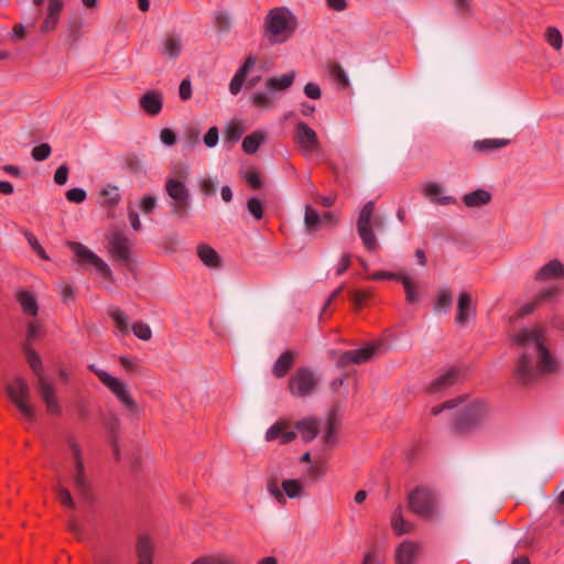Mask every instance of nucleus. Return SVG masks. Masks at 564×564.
<instances>
[{"instance_id":"obj_1","label":"nucleus","mask_w":564,"mask_h":564,"mask_svg":"<svg viewBox=\"0 0 564 564\" xmlns=\"http://www.w3.org/2000/svg\"><path fill=\"white\" fill-rule=\"evenodd\" d=\"M512 341L520 348L516 376L523 384L535 381L542 375L560 370V362L550 354L545 344V329L540 325L522 328Z\"/></svg>"},{"instance_id":"obj_2","label":"nucleus","mask_w":564,"mask_h":564,"mask_svg":"<svg viewBox=\"0 0 564 564\" xmlns=\"http://www.w3.org/2000/svg\"><path fill=\"white\" fill-rule=\"evenodd\" d=\"M189 167L181 165L171 170L165 181L164 189L169 197V207L172 216L177 219L185 218L192 206L191 192L186 186Z\"/></svg>"},{"instance_id":"obj_3","label":"nucleus","mask_w":564,"mask_h":564,"mask_svg":"<svg viewBox=\"0 0 564 564\" xmlns=\"http://www.w3.org/2000/svg\"><path fill=\"white\" fill-rule=\"evenodd\" d=\"M296 29V18L292 12L284 8L278 7L271 9L265 18V31L270 43H283L292 36Z\"/></svg>"},{"instance_id":"obj_4","label":"nucleus","mask_w":564,"mask_h":564,"mask_svg":"<svg viewBox=\"0 0 564 564\" xmlns=\"http://www.w3.org/2000/svg\"><path fill=\"white\" fill-rule=\"evenodd\" d=\"M26 359L36 376V391L45 404L47 413L52 415H59L62 409L57 401L56 389L43 375L40 356L35 351L28 349Z\"/></svg>"},{"instance_id":"obj_5","label":"nucleus","mask_w":564,"mask_h":564,"mask_svg":"<svg viewBox=\"0 0 564 564\" xmlns=\"http://www.w3.org/2000/svg\"><path fill=\"white\" fill-rule=\"evenodd\" d=\"M383 226V218L375 215V204L372 202L366 203L357 219V231L367 250L375 251L379 247L375 229L380 230Z\"/></svg>"},{"instance_id":"obj_6","label":"nucleus","mask_w":564,"mask_h":564,"mask_svg":"<svg viewBox=\"0 0 564 564\" xmlns=\"http://www.w3.org/2000/svg\"><path fill=\"white\" fill-rule=\"evenodd\" d=\"M321 380L317 372L305 367L299 368L289 381V391L295 398H308L318 390Z\"/></svg>"},{"instance_id":"obj_7","label":"nucleus","mask_w":564,"mask_h":564,"mask_svg":"<svg viewBox=\"0 0 564 564\" xmlns=\"http://www.w3.org/2000/svg\"><path fill=\"white\" fill-rule=\"evenodd\" d=\"M6 392L26 420L34 419V406L30 403V386L22 377H17L11 383L7 384Z\"/></svg>"},{"instance_id":"obj_8","label":"nucleus","mask_w":564,"mask_h":564,"mask_svg":"<svg viewBox=\"0 0 564 564\" xmlns=\"http://www.w3.org/2000/svg\"><path fill=\"white\" fill-rule=\"evenodd\" d=\"M489 406L482 401H474L465 406L457 419L459 429H475L482 425L489 417Z\"/></svg>"},{"instance_id":"obj_9","label":"nucleus","mask_w":564,"mask_h":564,"mask_svg":"<svg viewBox=\"0 0 564 564\" xmlns=\"http://www.w3.org/2000/svg\"><path fill=\"white\" fill-rule=\"evenodd\" d=\"M410 509L424 519H432L436 516V499L426 489H416L409 496Z\"/></svg>"},{"instance_id":"obj_10","label":"nucleus","mask_w":564,"mask_h":564,"mask_svg":"<svg viewBox=\"0 0 564 564\" xmlns=\"http://www.w3.org/2000/svg\"><path fill=\"white\" fill-rule=\"evenodd\" d=\"M69 248L83 261L91 264L106 280H112L109 265L95 252L80 242H68Z\"/></svg>"},{"instance_id":"obj_11","label":"nucleus","mask_w":564,"mask_h":564,"mask_svg":"<svg viewBox=\"0 0 564 564\" xmlns=\"http://www.w3.org/2000/svg\"><path fill=\"white\" fill-rule=\"evenodd\" d=\"M70 479L79 498L86 503H93L95 501V496L93 494L91 485L85 473L83 460H75L74 470L70 473Z\"/></svg>"},{"instance_id":"obj_12","label":"nucleus","mask_w":564,"mask_h":564,"mask_svg":"<svg viewBox=\"0 0 564 564\" xmlns=\"http://www.w3.org/2000/svg\"><path fill=\"white\" fill-rule=\"evenodd\" d=\"M294 140L304 155H310L319 149L317 133L305 122L296 123Z\"/></svg>"},{"instance_id":"obj_13","label":"nucleus","mask_w":564,"mask_h":564,"mask_svg":"<svg viewBox=\"0 0 564 564\" xmlns=\"http://www.w3.org/2000/svg\"><path fill=\"white\" fill-rule=\"evenodd\" d=\"M422 195L434 205L447 206L456 204V198L446 194L445 187L436 182L426 181L421 184Z\"/></svg>"},{"instance_id":"obj_14","label":"nucleus","mask_w":564,"mask_h":564,"mask_svg":"<svg viewBox=\"0 0 564 564\" xmlns=\"http://www.w3.org/2000/svg\"><path fill=\"white\" fill-rule=\"evenodd\" d=\"M381 347L379 343L371 344L367 347L345 351L338 359L337 365L339 367H347L349 365H359L368 361L376 351Z\"/></svg>"},{"instance_id":"obj_15","label":"nucleus","mask_w":564,"mask_h":564,"mask_svg":"<svg viewBox=\"0 0 564 564\" xmlns=\"http://www.w3.org/2000/svg\"><path fill=\"white\" fill-rule=\"evenodd\" d=\"M129 410L133 411L137 408V403L130 397L129 390L124 382L113 376H104L102 382Z\"/></svg>"},{"instance_id":"obj_16","label":"nucleus","mask_w":564,"mask_h":564,"mask_svg":"<svg viewBox=\"0 0 564 564\" xmlns=\"http://www.w3.org/2000/svg\"><path fill=\"white\" fill-rule=\"evenodd\" d=\"M109 245L112 257L124 264H129L130 250L128 239L121 234L115 232L110 237Z\"/></svg>"},{"instance_id":"obj_17","label":"nucleus","mask_w":564,"mask_h":564,"mask_svg":"<svg viewBox=\"0 0 564 564\" xmlns=\"http://www.w3.org/2000/svg\"><path fill=\"white\" fill-rule=\"evenodd\" d=\"M476 312L471 297L467 292H462L458 296L455 322L458 326L464 327L469 317Z\"/></svg>"},{"instance_id":"obj_18","label":"nucleus","mask_w":564,"mask_h":564,"mask_svg":"<svg viewBox=\"0 0 564 564\" xmlns=\"http://www.w3.org/2000/svg\"><path fill=\"white\" fill-rule=\"evenodd\" d=\"M182 48L183 41L181 35L170 33L161 40L159 52L167 58L175 59L180 56Z\"/></svg>"},{"instance_id":"obj_19","label":"nucleus","mask_w":564,"mask_h":564,"mask_svg":"<svg viewBox=\"0 0 564 564\" xmlns=\"http://www.w3.org/2000/svg\"><path fill=\"white\" fill-rule=\"evenodd\" d=\"M419 551V544L412 541L402 542L395 551V564H414L417 560Z\"/></svg>"},{"instance_id":"obj_20","label":"nucleus","mask_w":564,"mask_h":564,"mask_svg":"<svg viewBox=\"0 0 564 564\" xmlns=\"http://www.w3.org/2000/svg\"><path fill=\"white\" fill-rule=\"evenodd\" d=\"M63 7V0H48L46 17L41 26L42 32L48 33L56 28Z\"/></svg>"},{"instance_id":"obj_21","label":"nucleus","mask_w":564,"mask_h":564,"mask_svg":"<svg viewBox=\"0 0 564 564\" xmlns=\"http://www.w3.org/2000/svg\"><path fill=\"white\" fill-rule=\"evenodd\" d=\"M257 58L254 56H248L245 64L238 69L229 84V90L232 95H237L246 80L247 75L254 67Z\"/></svg>"},{"instance_id":"obj_22","label":"nucleus","mask_w":564,"mask_h":564,"mask_svg":"<svg viewBox=\"0 0 564 564\" xmlns=\"http://www.w3.org/2000/svg\"><path fill=\"white\" fill-rule=\"evenodd\" d=\"M141 108L150 116H156L163 107L162 95L151 90L145 93L139 100Z\"/></svg>"},{"instance_id":"obj_23","label":"nucleus","mask_w":564,"mask_h":564,"mask_svg":"<svg viewBox=\"0 0 564 564\" xmlns=\"http://www.w3.org/2000/svg\"><path fill=\"white\" fill-rule=\"evenodd\" d=\"M295 437L296 433L288 430L285 422H276L265 433L267 441L270 442L280 438L281 444L291 443Z\"/></svg>"},{"instance_id":"obj_24","label":"nucleus","mask_w":564,"mask_h":564,"mask_svg":"<svg viewBox=\"0 0 564 564\" xmlns=\"http://www.w3.org/2000/svg\"><path fill=\"white\" fill-rule=\"evenodd\" d=\"M459 372L457 369H449L445 373L437 377L434 381L431 382L429 387V391L432 393H437L444 391L458 381Z\"/></svg>"},{"instance_id":"obj_25","label":"nucleus","mask_w":564,"mask_h":564,"mask_svg":"<svg viewBox=\"0 0 564 564\" xmlns=\"http://www.w3.org/2000/svg\"><path fill=\"white\" fill-rule=\"evenodd\" d=\"M564 278V264L560 260H551L544 264L535 274L539 281Z\"/></svg>"},{"instance_id":"obj_26","label":"nucleus","mask_w":564,"mask_h":564,"mask_svg":"<svg viewBox=\"0 0 564 564\" xmlns=\"http://www.w3.org/2000/svg\"><path fill=\"white\" fill-rule=\"evenodd\" d=\"M154 543L147 535H141L137 543L138 564H152Z\"/></svg>"},{"instance_id":"obj_27","label":"nucleus","mask_w":564,"mask_h":564,"mask_svg":"<svg viewBox=\"0 0 564 564\" xmlns=\"http://www.w3.org/2000/svg\"><path fill=\"white\" fill-rule=\"evenodd\" d=\"M295 72H290L281 76L270 77L265 80L264 87L269 91H284L293 84Z\"/></svg>"},{"instance_id":"obj_28","label":"nucleus","mask_w":564,"mask_h":564,"mask_svg":"<svg viewBox=\"0 0 564 564\" xmlns=\"http://www.w3.org/2000/svg\"><path fill=\"white\" fill-rule=\"evenodd\" d=\"M491 194L482 188L473 191L463 196L464 204L469 208L481 207L489 204Z\"/></svg>"},{"instance_id":"obj_29","label":"nucleus","mask_w":564,"mask_h":564,"mask_svg":"<svg viewBox=\"0 0 564 564\" xmlns=\"http://www.w3.org/2000/svg\"><path fill=\"white\" fill-rule=\"evenodd\" d=\"M304 442L313 441L318 434V422L315 419H304L295 424Z\"/></svg>"},{"instance_id":"obj_30","label":"nucleus","mask_w":564,"mask_h":564,"mask_svg":"<svg viewBox=\"0 0 564 564\" xmlns=\"http://www.w3.org/2000/svg\"><path fill=\"white\" fill-rule=\"evenodd\" d=\"M197 256L203 261V263L210 269H217L220 267V257L215 249L207 245L198 246Z\"/></svg>"},{"instance_id":"obj_31","label":"nucleus","mask_w":564,"mask_h":564,"mask_svg":"<svg viewBox=\"0 0 564 564\" xmlns=\"http://www.w3.org/2000/svg\"><path fill=\"white\" fill-rule=\"evenodd\" d=\"M295 355L292 351H285L283 352L274 362L272 372L275 377L282 378L284 377L288 371L290 370L293 361H294Z\"/></svg>"},{"instance_id":"obj_32","label":"nucleus","mask_w":564,"mask_h":564,"mask_svg":"<svg viewBox=\"0 0 564 564\" xmlns=\"http://www.w3.org/2000/svg\"><path fill=\"white\" fill-rule=\"evenodd\" d=\"M508 139H484L474 143V150L477 152H492L502 149L509 144Z\"/></svg>"},{"instance_id":"obj_33","label":"nucleus","mask_w":564,"mask_h":564,"mask_svg":"<svg viewBox=\"0 0 564 564\" xmlns=\"http://www.w3.org/2000/svg\"><path fill=\"white\" fill-rule=\"evenodd\" d=\"M267 133L263 131H256L247 135L242 141V149L247 154L257 152L261 143L265 140Z\"/></svg>"},{"instance_id":"obj_34","label":"nucleus","mask_w":564,"mask_h":564,"mask_svg":"<svg viewBox=\"0 0 564 564\" xmlns=\"http://www.w3.org/2000/svg\"><path fill=\"white\" fill-rule=\"evenodd\" d=\"M275 91H269L267 88L264 91H258L252 95V104L259 109H270L274 105Z\"/></svg>"},{"instance_id":"obj_35","label":"nucleus","mask_w":564,"mask_h":564,"mask_svg":"<svg viewBox=\"0 0 564 564\" xmlns=\"http://www.w3.org/2000/svg\"><path fill=\"white\" fill-rule=\"evenodd\" d=\"M339 426V419L337 416L336 411H332L326 421V431L323 437L325 444H333L335 442V434Z\"/></svg>"},{"instance_id":"obj_36","label":"nucleus","mask_w":564,"mask_h":564,"mask_svg":"<svg viewBox=\"0 0 564 564\" xmlns=\"http://www.w3.org/2000/svg\"><path fill=\"white\" fill-rule=\"evenodd\" d=\"M452 305V293L447 288L440 290L436 302L434 304V311L437 314L447 313Z\"/></svg>"},{"instance_id":"obj_37","label":"nucleus","mask_w":564,"mask_h":564,"mask_svg":"<svg viewBox=\"0 0 564 564\" xmlns=\"http://www.w3.org/2000/svg\"><path fill=\"white\" fill-rule=\"evenodd\" d=\"M323 223V218L311 205L305 207L304 224L308 231H314Z\"/></svg>"},{"instance_id":"obj_38","label":"nucleus","mask_w":564,"mask_h":564,"mask_svg":"<svg viewBox=\"0 0 564 564\" xmlns=\"http://www.w3.org/2000/svg\"><path fill=\"white\" fill-rule=\"evenodd\" d=\"M18 300L26 314L36 315L37 304L34 296L31 293L26 291H21L18 295Z\"/></svg>"},{"instance_id":"obj_39","label":"nucleus","mask_w":564,"mask_h":564,"mask_svg":"<svg viewBox=\"0 0 564 564\" xmlns=\"http://www.w3.org/2000/svg\"><path fill=\"white\" fill-rule=\"evenodd\" d=\"M399 281L404 286L406 301L411 304L419 302V292L412 280L408 275L401 274Z\"/></svg>"},{"instance_id":"obj_40","label":"nucleus","mask_w":564,"mask_h":564,"mask_svg":"<svg viewBox=\"0 0 564 564\" xmlns=\"http://www.w3.org/2000/svg\"><path fill=\"white\" fill-rule=\"evenodd\" d=\"M84 25H85V20L83 17H80L78 14H74V15L69 17L68 22H67L68 36L73 41H76L78 39L79 32Z\"/></svg>"},{"instance_id":"obj_41","label":"nucleus","mask_w":564,"mask_h":564,"mask_svg":"<svg viewBox=\"0 0 564 564\" xmlns=\"http://www.w3.org/2000/svg\"><path fill=\"white\" fill-rule=\"evenodd\" d=\"M192 564H235V561L228 555L217 554L200 556Z\"/></svg>"},{"instance_id":"obj_42","label":"nucleus","mask_w":564,"mask_h":564,"mask_svg":"<svg viewBox=\"0 0 564 564\" xmlns=\"http://www.w3.org/2000/svg\"><path fill=\"white\" fill-rule=\"evenodd\" d=\"M282 489L289 498L301 496L302 484L296 479H285L282 481Z\"/></svg>"},{"instance_id":"obj_43","label":"nucleus","mask_w":564,"mask_h":564,"mask_svg":"<svg viewBox=\"0 0 564 564\" xmlns=\"http://www.w3.org/2000/svg\"><path fill=\"white\" fill-rule=\"evenodd\" d=\"M100 195L104 198V200H102L104 205L113 206V205H117L120 200L119 189L116 186H108V187L104 188L100 192Z\"/></svg>"},{"instance_id":"obj_44","label":"nucleus","mask_w":564,"mask_h":564,"mask_svg":"<svg viewBox=\"0 0 564 564\" xmlns=\"http://www.w3.org/2000/svg\"><path fill=\"white\" fill-rule=\"evenodd\" d=\"M61 503L67 508L75 509L76 505L70 491L61 485L54 488Z\"/></svg>"},{"instance_id":"obj_45","label":"nucleus","mask_w":564,"mask_h":564,"mask_svg":"<svg viewBox=\"0 0 564 564\" xmlns=\"http://www.w3.org/2000/svg\"><path fill=\"white\" fill-rule=\"evenodd\" d=\"M110 317L115 321L120 332L128 330V316L118 307H112L109 311Z\"/></svg>"},{"instance_id":"obj_46","label":"nucleus","mask_w":564,"mask_h":564,"mask_svg":"<svg viewBox=\"0 0 564 564\" xmlns=\"http://www.w3.org/2000/svg\"><path fill=\"white\" fill-rule=\"evenodd\" d=\"M391 524H392V528L393 530L397 532V534H403V533H408L412 530V524L406 522L402 514L399 512V513H395L392 518V521H391Z\"/></svg>"},{"instance_id":"obj_47","label":"nucleus","mask_w":564,"mask_h":564,"mask_svg":"<svg viewBox=\"0 0 564 564\" xmlns=\"http://www.w3.org/2000/svg\"><path fill=\"white\" fill-rule=\"evenodd\" d=\"M546 40L553 48L560 50L562 47V35L556 28H554V26L547 28Z\"/></svg>"},{"instance_id":"obj_48","label":"nucleus","mask_w":564,"mask_h":564,"mask_svg":"<svg viewBox=\"0 0 564 564\" xmlns=\"http://www.w3.org/2000/svg\"><path fill=\"white\" fill-rule=\"evenodd\" d=\"M132 332L138 338L142 340H149L152 336L150 326L142 322L133 324Z\"/></svg>"},{"instance_id":"obj_49","label":"nucleus","mask_w":564,"mask_h":564,"mask_svg":"<svg viewBox=\"0 0 564 564\" xmlns=\"http://www.w3.org/2000/svg\"><path fill=\"white\" fill-rule=\"evenodd\" d=\"M25 238L30 245V247L33 249L34 252L37 253V256L43 260H50V257L46 254L45 250L42 248L35 236L31 232H25Z\"/></svg>"},{"instance_id":"obj_50","label":"nucleus","mask_w":564,"mask_h":564,"mask_svg":"<svg viewBox=\"0 0 564 564\" xmlns=\"http://www.w3.org/2000/svg\"><path fill=\"white\" fill-rule=\"evenodd\" d=\"M51 155V147L47 143H42L32 150V158L35 161H44Z\"/></svg>"},{"instance_id":"obj_51","label":"nucleus","mask_w":564,"mask_h":564,"mask_svg":"<svg viewBox=\"0 0 564 564\" xmlns=\"http://www.w3.org/2000/svg\"><path fill=\"white\" fill-rule=\"evenodd\" d=\"M330 74L343 86L349 85L348 76L339 64L332 65Z\"/></svg>"},{"instance_id":"obj_52","label":"nucleus","mask_w":564,"mask_h":564,"mask_svg":"<svg viewBox=\"0 0 564 564\" xmlns=\"http://www.w3.org/2000/svg\"><path fill=\"white\" fill-rule=\"evenodd\" d=\"M242 133H243V130H242L241 126L237 122H232L228 126V128L226 130V138L235 143L240 139Z\"/></svg>"},{"instance_id":"obj_53","label":"nucleus","mask_w":564,"mask_h":564,"mask_svg":"<svg viewBox=\"0 0 564 564\" xmlns=\"http://www.w3.org/2000/svg\"><path fill=\"white\" fill-rule=\"evenodd\" d=\"M247 207H248L249 213L251 215H253L254 218H257V219L262 218V216H263L262 204L258 198H256V197L250 198L248 200Z\"/></svg>"},{"instance_id":"obj_54","label":"nucleus","mask_w":564,"mask_h":564,"mask_svg":"<svg viewBox=\"0 0 564 564\" xmlns=\"http://www.w3.org/2000/svg\"><path fill=\"white\" fill-rule=\"evenodd\" d=\"M267 487L269 492L276 499L278 502L285 503V497L280 490L276 479H270Z\"/></svg>"},{"instance_id":"obj_55","label":"nucleus","mask_w":564,"mask_h":564,"mask_svg":"<svg viewBox=\"0 0 564 564\" xmlns=\"http://www.w3.org/2000/svg\"><path fill=\"white\" fill-rule=\"evenodd\" d=\"M66 198L76 204H80L86 199V192L83 188H72L66 192Z\"/></svg>"},{"instance_id":"obj_56","label":"nucleus","mask_w":564,"mask_h":564,"mask_svg":"<svg viewBox=\"0 0 564 564\" xmlns=\"http://www.w3.org/2000/svg\"><path fill=\"white\" fill-rule=\"evenodd\" d=\"M230 17L225 12H218L216 14V25L218 30L223 33L228 32L230 28Z\"/></svg>"},{"instance_id":"obj_57","label":"nucleus","mask_w":564,"mask_h":564,"mask_svg":"<svg viewBox=\"0 0 564 564\" xmlns=\"http://www.w3.org/2000/svg\"><path fill=\"white\" fill-rule=\"evenodd\" d=\"M219 139V131L217 127H212L207 133L204 135V143L208 148H214L217 145Z\"/></svg>"},{"instance_id":"obj_58","label":"nucleus","mask_w":564,"mask_h":564,"mask_svg":"<svg viewBox=\"0 0 564 564\" xmlns=\"http://www.w3.org/2000/svg\"><path fill=\"white\" fill-rule=\"evenodd\" d=\"M199 189L205 195L216 194V182L213 178L206 177L199 182Z\"/></svg>"},{"instance_id":"obj_59","label":"nucleus","mask_w":564,"mask_h":564,"mask_svg":"<svg viewBox=\"0 0 564 564\" xmlns=\"http://www.w3.org/2000/svg\"><path fill=\"white\" fill-rule=\"evenodd\" d=\"M156 206V198L152 195H147L140 203V208L144 214H150Z\"/></svg>"},{"instance_id":"obj_60","label":"nucleus","mask_w":564,"mask_h":564,"mask_svg":"<svg viewBox=\"0 0 564 564\" xmlns=\"http://www.w3.org/2000/svg\"><path fill=\"white\" fill-rule=\"evenodd\" d=\"M471 0H453L455 11L460 15H466L471 10Z\"/></svg>"},{"instance_id":"obj_61","label":"nucleus","mask_w":564,"mask_h":564,"mask_svg":"<svg viewBox=\"0 0 564 564\" xmlns=\"http://www.w3.org/2000/svg\"><path fill=\"white\" fill-rule=\"evenodd\" d=\"M304 94L311 99H319L322 96L319 86L314 83H307L304 86Z\"/></svg>"},{"instance_id":"obj_62","label":"nucleus","mask_w":564,"mask_h":564,"mask_svg":"<svg viewBox=\"0 0 564 564\" xmlns=\"http://www.w3.org/2000/svg\"><path fill=\"white\" fill-rule=\"evenodd\" d=\"M160 140L165 145H173L176 142V134L169 128L161 130Z\"/></svg>"},{"instance_id":"obj_63","label":"nucleus","mask_w":564,"mask_h":564,"mask_svg":"<svg viewBox=\"0 0 564 564\" xmlns=\"http://www.w3.org/2000/svg\"><path fill=\"white\" fill-rule=\"evenodd\" d=\"M67 177H68V167L65 164H63L55 171L54 181L58 185H64L67 182Z\"/></svg>"},{"instance_id":"obj_64","label":"nucleus","mask_w":564,"mask_h":564,"mask_svg":"<svg viewBox=\"0 0 564 564\" xmlns=\"http://www.w3.org/2000/svg\"><path fill=\"white\" fill-rule=\"evenodd\" d=\"M361 564H383L379 554L376 551H369L364 555Z\"/></svg>"}]
</instances>
